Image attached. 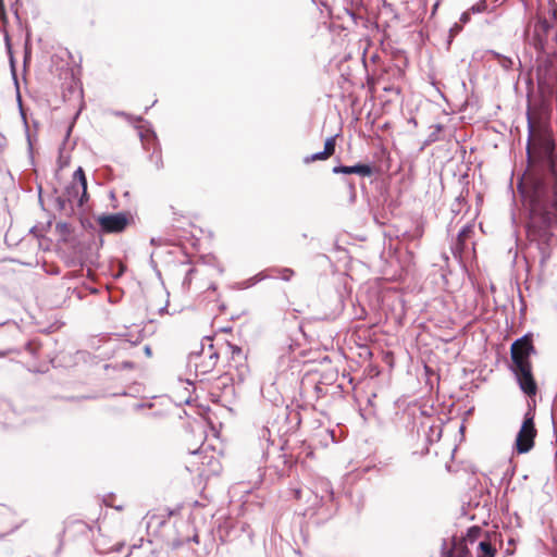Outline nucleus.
I'll list each match as a JSON object with an SVG mask.
<instances>
[{
    "mask_svg": "<svg viewBox=\"0 0 557 557\" xmlns=\"http://www.w3.org/2000/svg\"><path fill=\"white\" fill-rule=\"evenodd\" d=\"M550 114V101L544 94L529 96V174L520 189L529 209L527 238L537 250L542 270L546 269L557 248L554 233L557 230V157L553 134L547 127Z\"/></svg>",
    "mask_w": 557,
    "mask_h": 557,
    "instance_id": "f257e3e1",
    "label": "nucleus"
},
{
    "mask_svg": "<svg viewBox=\"0 0 557 557\" xmlns=\"http://www.w3.org/2000/svg\"><path fill=\"white\" fill-rule=\"evenodd\" d=\"M473 234V227L471 225H466L461 228L457 236L456 249L461 252L466 247V242Z\"/></svg>",
    "mask_w": 557,
    "mask_h": 557,
    "instance_id": "4468645a",
    "label": "nucleus"
},
{
    "mask_svg": "<svg viewBox=\"0 0 557 557\" xmlns=\"http://www.w3.org/2000/svg\"><path fill=\"white\" fill-rule=\"evenodd\" d=\"M466 540L474 557H495L497 553L496 533H490L483 528L474 525L468 530Z\"/></svg>",
    "mask_w": 557,
    "mask_h": 557,
    "instance_id": "7ed1b4c3",
    "label": "nucleus"
},
{
    "mask_svg": "<svg viewBox=\"0 0 557 557\" xmlns=\"http://www.w3.org/2000/svg\"><path fill=\"white\" fill-rule=\"evenodd\" d=\"M143 136V143H144V146L146 149H150V146L154 148V146L157 145V138L154 136V134H151V133H148L146 135H141Z\"/></svg>",
    "mask_w": 557,
    "mask_h": 557,
    "instance_id": "a211bd4d",
    "label": "nucleus"
},
{
    "mask_svg": "<svg viewBox=\"0 0 557 557\" xmlns=\"http://www.w3.org/2000/svg\"><path fill=\"white\" fill-rule=\"evenodd\" d=\"M498 63L506 70H509L512 66V60L508 57L502 55L496 52H492Z\"/></svg>",
    "mask_w": 557,
    "mask_h": 557,
    "instance_id": "f3484780",
    "label": "nucleus"
},
{
    "mask_svg": "<svg viewBox=\"0 0 557 557\" xmlns=\"http://www.w3.org/2000/svg\"><path fill=\"white\" fill-rule=\"evenodd\" d=\"M545 64H546V65L550 64V61H549V60H546V61H545Z\"/></svg>",
    "mask_w": 557,
    "mask_h": 557,
    "instance_id": "bb28decb",
    "label": "nucleus"
},
{
    "mask_svg": "<svg viewBox=\"0 0 557 557\" xmlns=\"http://www.w3.org/2000/svg\"><path fill=\"white\" fill-rule=\"evenodd\" d=\"M542 67L541 66H537L536 69V81H537V87L539 89H542L546 83L545 81V76L542 75Z\"/></svg>",
    "mask_w": 557,
    "mask_h": 557,
    "instance_id": "aec40b11",
    "label": "nucleus"
},
{
    "mask_svg": "<svg viewBox=\"0 0 557 557\" xmlns=\"http://www.w3.org/2000/svg\"><path fill=\"white\" fill-rule=\"evenodd\" d=\"M0 356H3V354H0Z\"/></svg>",
    "mask_w": 557,
    "mask_h": 557,
    "instance_id": "cd10ccee",
    "label": "nucleus"
},
{
    "mask_svg": "<svg viewBox=\"0 0 557 557\" xmlns=\"http://www.w3.org/2000/svg\"><path fill=\"white\" fill-rule=\"evenodd\" d=\"M209 269L206 268V267H200V268H193L190 269L187 274H186V277H185V284H187L188 286L193 283L194 280H196L198 277V275H203L206 274V272L208 271Z\"/></svg>",
    "mask_w": 557,
    "mask_h": 557,
    "instance_id": "dca6fc26",
    "label": "nucleus"
},
{
    "mask_svg": "<svg viewBox=\"0 0 557 557\" xmlns=\"http://www.w3.org/2000/svg\"><path fill=\"white\" fill-rule=\"evenodd\" d=\"M527 41L537 51L557 49V16L549 20L541 15L531 18L524 30Z\"/></svg>",
    "mask_w": 557,
    "mask_h": 557,
    "instance_id": "f03ea898",
    "label": "nucleus"
},
{
    "mask_svg": "<svg viewBox=\"0 0 557 557\" xmlns=\"http://www.w3.org/2000/svg\"><path fill=\"white\" fill-rule=\"evenodd\" d=\"M97 223L103 233H121L129 224V216L125 212L99 215Z\"/></svg>",
    "mask_w": 557,
    "mask_h": 557,
    "instance_id": "423d86ee",
    "label": "nucleus"
},
{
    "mask_svg": "<svg viewBox=\"0 0 557 557\" xmlns=\"http://www.w3.org/2000/svg\"><path fill=\"white\" fill-rule=\"evenodd\" d=\"M276 273H277V276L284 281H289L295 274L294 270H292L289 268L277 269Z\"/></svg>",
    "mask_w": 557,
    "mask_h": 557,
    "instance_id": "6ab92c4d",
    "label": "nucleus"
},
{
    "mask_svg": "<svg viewBox=\"0 0 557 557\" xmlns=\"http://www.w3.org/2000/svg\"><path fill=\"white\" fill-rule=\"evenodd\" d=\"M521 391L529 397H534L537 393V384L532 373V364L512 369Z\"/></svg>",
    "mask_w": 557,
    "mask_h": 557,
    "instance_id": "0eeeda50",
    "label": "nucleus"
},
{
    "mask_svg": "<svg viewBox=\"0 0 557 557\" xmlns=\"http://www.w3.org/2000/svg\"><path fill=\"white\" fill-rule=\"evenodd\" d=\"M335 146H336L335 137L327 138L324 144V150L321 152H317V153L306 157L305 163L327 160L329 158H331L334 154Z\"/></svg>",
    "mask_w": 557,
    "mask_h": 557,
    "instance_id": "9b49d317",
    "label": "nucleus"
},
{
    "mask_svg": "<svg viewBox=\"0 0 557 557\" xmlns=\"http://www.w3.org/2000/svg\"><path fill=\"white\" fill-rule=\"evenodd\" d=\"M535 352V347L530 335H524L515 341L510 347L512 369L530 366V357Z\"/></svg>",
    "mask_w": 557,
    "mask_h": 557,
    "instance_id": "20e7f679",
    "label": "nucleus"
},
{
    "mask_svg": "<svg viewBox=\"0 0 557 557\" xmlns=\"http://www.w3.org/2000/svg\"><path fill=\"white\" fill-rule=\"evenodd\" d=\"M469 14H470V12H469V11H468V12H465V13L462 14V16H461V21H462L463 23H466V22L469 20Z\"/></svg>",
    "mask_w": 557,
    "mask_h": 557,
    "instance_id": "b1692460",
    "label": "nucleus"
},
{
    "mask_svg": "<svg viewBox=\"0 0 557 557\" xmlns=\"http://www.w3.org/2000/svg\"><path fill=\"white\" fill-rule=\"evenodd\" d=\"M3 8H5V5H4V1H3V0H0V11H1V12L3 11Z\"/></svg>",
    "mask_w": 557,
    "mask_h": 557,
    "instance_id": "393cba45",
    "label": "nucleus"
},
{
    "mask_svg": "<svg viewBox=\"0 0 557 557\" xmlns=\"http://www.w3.org/2000/svg\"><path fill=\"white\" fill-rule=\"evenodd\" d=\"M333 172L343 174H358L361 176H370L373 173L372 168L368 164H356L352 166L338 165L333 169Z\"/></svg>",
    "mask_w": 557,
    "mask_h": 557,
    "instance_id": "f8f14e48",
    "label": "nucleus"
},
{
    "mask_svg": "<svg viewBox=\"0 0 557 557\" xmlns=\"http://www.w3.org/2000/svg\"><path fill=\"white\" fill-rule=\"evenodd\" d=\"M231 350V359L235 362V367L242 366L246 360V356L239 346L228 344Z\"/></svg>",
    "mask_w": 557,
    "mask_h": 557,
    "instance_id": "2eb2a0df",
    "label": "nucleus"
},
{
    "mask_svg": "<svg viewBox=\"0 0 557 557\" xmlns=\"http://www.w3.org/2000/svg\"><path fill=\"white\" fill-rule=\"evenodd\" d=\"M292 493H293L294 499L299 500L301 498V490L300 488H293Z\"/></svg>",
    "mask_w": 557,
    "mask_h": 557,
    "instance_id": "4be33fe9",
    "label": "nucleus"
},
{
    "mask_svg": "<svg viewBox=\"0 0 557 557\" xmlns=\"http://www.w3.org/2000/svg\"><path fill=\"white\" fill-rule=\"evenodd\" d=\"M79 189L82 190V195L78 199V205L83 206L88 200V194L87 180L85 176V172L82 168H78L73 174V185L69 190V198H71L72 196H78Z\"/></svg>",
    "mask_w": 557,
    "mask_h": 557,
    "instance_id": "9d476101",
    "label": "nucleus"
},
{
    "mask_svg": "<svg viewBox=\"0 0 557 557\" xmlns=\"http://www.w3.org/2000/svg\"><path fill=\"white\" fill-rule=\"evenodd\" d=\"M485 8H486L485 2H482L481 4H479V5H476V7H475V5H473V7L470 9V11H472V12H481V11H483Z\"/></svg>",
    "mask_w": 557,
    "mask_h": 557,
    "instance_id": "412c9836",
    "label": "nucleus"
},
{
    "mask_svg": "<svg viewBox=\"0 0 557 557\" xmlns=\"http://www.w3.org/2000/svg\"><path fill=\"white\" fill-rule=\"evenodd\" d=\"M146 352L149 355L150 354V348L149 347H146Z\"/></svg>",
    "mask_w": 557,
    "mask_h": 557,
    "instance_id": "a878e982",
    "label": "nucleus"
},
{
    "mask_svg": "<svg viewBox=\"0 0 557 557\" xmlns=\"http://www.w3.org/2000/svg\"><path fill=\"white\" fill-rule=\"evenodd\" d=\"M7 20V12H5V8H3V11L1 12L0 11V21H5Z\"/></svg>",
    "mask_w": 557,
    "mask_h": 557,
    "instance_id": "5701e85b",
    "label": "nucleus"
},
{
    "mask_svg": "<svg viewBox=\"0 0 557 557\" xmlns=\"http://www.w3.org/2000/svg\"><path fill=\"white\" fill-rule=\"evenodd\" d=\"M446 557H474L466 540V536L461 540H455L450 549L447 552Z\"/></svg>",
    "mask_w": 557,
    "mask_h": 557,
    "instance_id": "ddd939ff",
    "label": "nucleus"
},
{
    "mask_svg": "<svg viewBox=\"0 0 557 557\" xmlns=\"http://www.w3.org/2000/svg\"><path fill=\"white\" fill-rule=\"evenodd\" d=\"M219 355L210 347L207 350H201L200 354L194 356L193 362L195 370L198 374L205 375L213 371L216 367Z\"/></svg>",
    "mask_w": 557,
    "mask_h": 557,
    "instance_id": "1a4fd4ad",
    "label": "nucleus"
},
{
    "mask_svg": "<svg viewBox=\"0 0 557 557\" xmlns=\"http://www.w3.org/2000/svg\"><path fill=\"white\" fill-rule=\"evenodd\" d=\"M24 523L25 520L18 519L14 509L0 505V527L5 529L4 533L0 534V540L17 531Z\"/></svg>",
    "mask_w": 557,
    "mask_h": 557,
    "instance_id": "6e6552de",
    "label": "nucleus"
},
{
    "mask_svg": "<svg viewBox=\"0 0 557 557\" xmlns=\"http://www.w3.org/2000/svg\"><path fill=\"white\" fill-rule=\"evenodd\" d=\"M537 434L534 424V417L530 412L525 414L523 423L516 438V450L519 454L530 451L534 446V440Z\"/></svg>",
    "mask_w": 557,
    "mask_h": 557,
    "instance_id": "39448f33",
    "label": "nucleus"
}]
</instances>
